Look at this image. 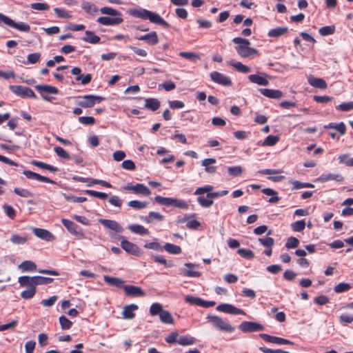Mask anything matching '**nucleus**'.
I'll return each mask as SVG.
<instances>
[{
    "mask_svg": "<svg viewBox=\"0 0 353 353\" xmlns=\"http://www.w3.org/2000/svg\"><path fill=\"white\" fill-rule=\"evenodd\" d=\"M3 23L21 32H29L30 26L23 22L16 23L8 16L0 13V24Z\"/></svg>",
    "mask_w": 353,
    "mask_h": 353,
    "instance_id": "obj_5",
    "label": "nucleus"
},
{
    "mask_svg": "<svg viewBox=\"0 0 353 353\" xmlns=\"http://www.w3.org/2000/svg\"><path fill=\"white\" fill-rule=\"evenodd\" d=\"M216 159L214 158L205 159L202 161L201 165L205 167V171L210 174H213L216 171V167L210 165L216 163Z\"/></svg>",
    "mask_w": 353,
    "mask_h": 353,
    "instance_id": "obj_29",
    "label": "nucleus"
},
{
    "mask_svg": "<svg viewBox=\"0 0 353 353\" xmlns=\"http://www.w3.org/2000/svg\"><path fill=\"white\" fill-rule=\"evenodd\" d=\"M228 64L234 67L236 70H238L240 72L246 74L250 72V68L241 62H234L230 61L228 62Z\"/></svg>",
    "mask_w": 353,
    "mask_h": 353,
    "instance_id": "obj_40",
    "label": "nucleus"
},
{
    "mask_svg": "<svg viewBox=\"0 0 353 353\" xmlns=\"http://www.w3.org/2000/svg\"><path fill=\"white\" fill-rule=\"evenodd\" d=\"M35 89L41 94V97L43 100L49 102H52L54 98L53 97H49L46 94H57L59 93V90L54 86L50 85H37L35 86Z\"/></svg>",
    "mask_w": 353,
    "mask_h": 353,
    "instance_id": "obj_7",
    "label": "nucleus"
},
{
    "mask_svg": "<svg viewBox=\"0 0 353 353\" xmlns=\"http://www.w3.org/2000/svg\"><path fill=\"white\" fill-rule=\"evenodd\" d=\"M85 34V36L82 38V40L87 43L96 44L99 43L101 40L100 37L96 35L92 31L86 30Z\"/></svg>",
    "mask_w": 353,
    "mask_h": 353,
    "instance_id": "obj_30",
    "label": "nucleus"
},
{
    "mask_svg": "<svg viewBox=\"0 0 353 353\" xmlns=\"http://www.w3.org/2000/svg\"><path fill=\"white\" fill-rule=\"evenodd\" d=\"M214 187L210 185H205L197 188L194 194L199 195L196 199L198 203L204 208H208L213 205L214 198L220 197L219 192H212Z\"/></svg>",
    "mask_w": 353,
    "mask_h": 353,
    "instance_id": "obj_1",
    "label": "nucleus"
},
{
    "mask_svg": "<svg viewBox=\"0 0 353 353\" xmlns=\"http://www.w3.org/2000/svg\"><path fill=\"white\" fill-rule=\"evenodd\" d=\"M216 310L226 314L235 315H245V312L233 305L229 303H221L216 307Z\"/></svg>",
    "mask_w": 353,
    "mask_h": 353,
    "instance_id": "obj_14",
    "label": "nucleus"
},
{
    "mask_svg": "<svg viewBox=\"0 0 353 353\" xmlns=\"http://www.w3.org/2000/svg\"><path fill=\"white\" fill-rule=\"evenodd\" d=\"M232 42L236 44L235 50L243 58H249L259 54L257 50L250 47V42L248 39L235 37L232 39Z\"/></svg>",
    "mask_w": 353,
    "mask_h": 353,
    "instance_id": "obj_3",
    "label": "nucleus"
},
{
    "mask_svg": "<svg viewBox=\"0 0 353 353\" xmlns=\"http://www.w3.org/2000/svg\"><path fill=\"white\" fill-rule=\"evenodd\" d=\"M239 329L244 333L264 330V326L256 322L243 321L239 325Z\"/></svg>",
    "mask_w": 353,
    "mask_h": 353,
    "instance_id": "obj_10",
    "label": "nucleus"
},
{
    "mask_svg": "<svg viewBox=\"0 0 353 353\" xmlns=\"http://www.w3.org/2000/svg\"><path fill=\"white\" fill-rule=\"evenodd\" d=\"M350 288L351 286L349 283H340L334 287V290L336 293H342L348 291Z\"/></svg>",
    "mask_w": 353,
    "mask_h": 353,
    "instance_id": "obj_63",
    "label": "nucleus"
},
{
    "mask_svg": "<svg viewBox=\"0 0 353 353\" xmlns=\"http://www.w3.org/2000/svg\"><path fill=\"white\" fill-rule=\"evenodd\" d=\"M249 81L259 85L267 86L269 85V75L264 72H257L256 74H250L248 77Z\"/></svg>",
    "mask_w": 353,
    "mask_h": 353,
    "instance_id": "obj_13",
    "label": "nucleus"
},
{
    "mask_svg": "<svg viewBox=\"0 0 353 353\" xmlns=\"http://www.w3.org/2000/svg\"><path fill=\"white\" fill-rule=\"evenodd\" d=\"M14 192L19 196L28 198L32 197L33 194L27 189L15 188L14 189Z\"/></svg>",
    "mask_w": 353,
    "mask_h": 353,
    "instance_id": "obj_58",
    "label": "nucleus"
},
{
    "mask_svg": "<svg viewBox=\"0 0 353 353\" xmlns=\"http://www.w3.org/2000/svg\"><path fill=\"white\" fill-rule=\"evenodd\" d=\"M299 244V240L297 238L294 236H290L287 239L285 246L288 249H293L297 248Z\"/></svg>",
    "mask_w": 353,
    "mask_h": 353,
    "instance_id": "obj_56",
    "label": "nucleus"
},
{
    "mask_svg": "<svg viewBox=\"0 0 353 353\" xmlns=\"http://www.w3.org/2000/svg\"><path fill=\"white\" fill-rule=\"evenodd\" d=\"M138 310V306L135 304H131L124 307L123 311V317L126 319H132L134 317V310Z\"/></svg>",
    "mask_w": 353,
    "mask_h": 353,
    "instance_id": "obj_32",
    "label": "nucleus"
},
{
    "mask_svg": "<svg viewBox=\"0 0 353 353\" xmlns=\"http://www.w3.org/2000/svg\"><path fill=\"white\" fill-rule=\"evenodd\" d=\"M237 252L241 257L246 259H252L254 256V254L252 250L245 248L239 249Z\"/></svg>",
    "mask_w": 353,
    "mask_h": 353,
    "instance_id": "obj_60",
    "label": "nucleus"
},
{
    "mask_svg": "<svg viewBox=\"0 0 353 353\" xmlns=\"http://www.w3.org/2000/svg\"><path fill=\"white\" fill-rule=\"evenodd\" d=\"M121 246L127 253L130 254L139 256L142 254L141 250L137 245L131 243L125 239H123L121 241Z\"/></svg>",
    "mask_w": 353,
    "mask_h": 353,
    "instance_id": "obj_12",
    "label": "nucleus"
},
{
    "mask_svg": "<svg viewBox=\"0 0 353 353\" xmlns=\"http://www.w3.org/2000/svg\"><path fill=\"white\" fill-rule=\"evenodd\" d=\"M210 77L213 82L223 86H230L232 84L229 77L219 72L213 71L210 74Z\"/></svg>",
    "mask_w": 353,
    "mask_h": 353,
    "instance_id": "obj_11",
    "label": "nucleus"
},
{
    "mask_svg": "<svg viewBox=\"0 0 353 353\" xmlns=\"http://www.w3.org/2000/svg\"><path fill=\"white\" fill-rule=\"evenodd\" d=\"M36 292L37 290L34 288H27L22 291L20 295L21 298L28 300L32 299L35 295Z\"/></svg>",
    "mask_w": 353,
    "mask_h": 353,
    "instance_id": "obj_59",
    "label": "nucleus"
},
{
    "mask_svg": "<svg viewBox=\"0 0 353 353\" xmlns=\"http://www.w3.org/2000/svg\"><path fill=\"white\" fill-rule=\"evenodd\" d=\"M82 8L88 14H93L98 11L97 7L89 2H83L81 5Z\"/></svg>",
    "mask_w": 353,
    "mask_h": 353,
    "instance_id": "obj_50",
    "label": "nucleus"
},
{
    "mask_svg": "<svg viewBox=\"0 0 353 353\" xmlns=\"http://www.w3.org/2000/svg\"><path fill=\"white\" fill-rule=\"evenodd\" d=\"M23 174L28 178V179H34V180H37V181H41V182H44V183H52V184H54L55 183V181H54L53 180L46 177V176H41L36 172H32V171H30V170H24L23 172Z\"/></svg>",
    "mask_w": 353,
    "mask_h": 353,
    "instance_id": "obj_23",
    "label": "nucleus"
},
{
    "mask_svg": "<svg viewBox=\"0 0 353 353\" xmlns=\"http://www.w3.org/2000/svg\"><path fill=\"white\" fill-rule=\"evenodd\" d=\"M228 172L232 177L239 176L243 172L242 168L239 165L228 168Z\"/></svg>",
    "mask_w": 353,
    "mask_h": 353,
    "instance_id": "obj_54",
    "label": "nucleus"
},
{
    "mask_svg": "<svg viewBox=\"0 0 353 353\" xmlns=\"http://www.w3.org/2000/svg\"><path fill=\"white\" fill-rule=\"evenodd\" d=\"M41 58V54L39 52L31 53L28 55L27 61H24V64H34L37 63Z\"/></svg>",
    "mask_w": 353,
    "mask_h": 353,
    "instance_id": "obj_52",
    "label": "nucleus"
},
{
    "mask_svg": "<svg viewBox=\"0 0 353 353\" xmlns=\"http://www.w3.org/2000/svg\"><path fill=\"white\" fill-rule=\"evenodd\" d=\"M32 232L36 236L41 239L47 241H51L54 239V236L47 230L38 228H33Z\"/></svg>",
    "mask_w": 353,
    "mask_h": 353,
    "instance_id": "obj_21",
    "label": "nucleus"
},
{
    "mask_svg": "<svg viewBox=\"0 0 353 353\" xmlns=\"http://www.w3.org/2000/svg\"><path fill=\"white\" fill-rule=\"evenodd\" d=\"M335 31L334 26H326L321 28L319 30V32L322 36H328L334 34Z\"/></svg>",
    "mask_w": 353,
    "mask_h": 353,
    "instance_id": "obj_62",
    "label": "nucleus"
},
{
    "mask_svg": "<svg viewBox=\"0 0 353 353\" xmlns=\"http://www.w3.org/2000/svg\"><path fill=\"white\" fill-rule=\"evenodd\" d=\"M172 206L182 210H188L189 208V205L186 201L176 198H173Z\"/></svg>",
    "mask_w": 353,
    "mask_h": 353,
    "instance_id": "obj_46",
    "label": "nucleus"
},
{
    "mask_svg": "<svg viewBox=\"0 0 353 353\" xmlns=\"http://www.w3.org/2000/svg\"><path fill=\"white\" fill-rule=\"evenodd\" d=\"M162 323L165 324H172L174 323L173 317L172 316L170 312L163 310L159 316Z\"/></svg>",
    "mask_w": 353,
    "mask_h": 353,
    "instance_id": "obj_42",
    "label": "nucleus"
},
{
    "mask_svg": "<svg viewBox=\"0 0 353 353\" xmlns=\"http://www.w3.org/2000/svg\"><path fill=\"white\" fill-rule=\"evenodd\" d=\"M261 191L264 194L267 196H271L268 200V202L271 203H276L280 200L279 197L278 196V192L273 189L267 188L263 189Z\"/></svg>",
    "mask_w": 353,
    "mask_h": 353,
    "instance_id": "obj_33",
    "label": "nucleus"
},
{
    "mask_svg": "<svg viewBox=\"0 0 353 353\" xmlns=\"http://www.w3.org/2000/svg\"><path fill=\"white\" fill-rule=\"evenodd\" d=\"M122 189L127 191H131L134 194L143 196H149L151 194L150 190L143 183H136L134 185L128 183L123 186Z\"/></svg>",
    "mask_w": 353,
    "mask_h": 353,
    "instance_id": "obj_8",
    "label": "nucleus"
},
{
    "mask_svg": "<svg viewBox=\"0 0 353 353\" xmlns=\"http://www.w3.org/2000/svg\"><path fill=\"white\" fill-rule=\"evenodd\" d=\"M123 290L126 295L132 297H143L145 295V292L138 286L126 285H123Z\"/></svg>",
    "mask_w": 353,
    "mask_h": 353,
    "instance_id": "obj_19",
    "label": "nucleus"
},
{
    "mask_svg": "<svg viewBox=\"0 0 353 353\" xmlns=\"http://www.w3.org/2000/svg\"><path fill=\"white\" fill-rule=\"evenodd\" d=\"M137 39L140 41H145L148 43L152 45V46L157 45L159 41L157 33L154 31H152L148 34L138 37H137Z\"/></svg>",
    "mask_w": 353,
    "mask_h": 353,
    "instance_id": "obj_25",
    "label": "nucleus"
},
{
    "mask_svg": "<svg viewBox=\"0 0 353 353\" xmlns=\"http://www.w3.org/2000/svg\"><path fill=\"white\" fill-rule=\"evenodd\" d=\"M103 279L108 284L117 288L123 287L124 281L120 278L112 277L108 275L103 276Z\"/></svg>",
    "mask_w": 353,
    "mask_h": 353,
    "instance_id": "obj_31",
    "label": "nucleus"
},
{
    "mask_svg": "<svg viewBox=\"0 0 353 353\" xmlns=\"http://www.w3.org/2000/svg\"><path fill=\"white\" fill-rule=\"evenodd\" d=\"M195 339L191 336H181L177 340V343L183 346L190 345L194 344Z\"/></svg>",
    "mask_w": 353,
    "mask_h": 353,
    "instance_id": "obj_44",
    "label": "nucleus"
},
{
    "mask_svg": "<svg viewBox=\"0 0 353 353\" xmlns=\"http://www.w3.org/2000/svg\"><path fill=\"white\" fill-rule=\"evenodd\" d=\"M97 21L103 26H117L121 23L123 21V19L121 17H100L97 19Z\"/></svg>",
    "mask_w": 353,
    "mask_h": 353,
    "instance_id": "obj_20",
    "label": "nucleus"
},
{
    "mask_svg": "<svg viewBox=\"0 0 353 353\" xmlns=\"http://www.w3.org/2000/svg\"><path fill=\"white\" fill-rule=\"evenodd\" d=\"M164 218L163 215L157 212H150L148 215L140 216L141 220L146 223H152L154 221H163Z\"/></svg>",
    "mask_w": 353,
    "mask_h": 353,
    "instance_id": "obj_22",
    "label": "nucleus"
},
{
    "mask_svg": "<svg viewBox=\"0 0 353 353\" xmlns=\"http://www.w3.org/2000/svg\"><path fill=\"white\" fill-rule=\"evenodd\" d=\"M206 319L213 327L219 331L225 332H232L234 331V327L228 321L223 320L219 316L208 314Z\"/></svg>",
    "mask_w": 353,
    "mask_h": 353,
    "instance_id": "obj_4",
    "label": "nucleus"
},
{
    "mask_svg": "<svg viewBox=\"0 0 353 353\" xmlns=\"http://www.w3.org/2000/svg\"><path fill=\"white\" fill-rule=\"evenodd\" d=\"M61 223L72 234H74L80 228L78 225L68 219H62Z\"/></svg>",
    "mask_w": 353,
    "mask_h": 353,
    "instance_id": "obj_36",
    "label": "nucleus"
},
{
    "mask_svg": "<svg viewBox=\"0 0 353 353\" xmlns=\"http://www.w3.org/2000/svg\"><path fill=\"white\" fill-rule=\"evenodd\" d=\"M345 177L341 174L324 173L316 179V182L325 183L329 181H334L336 183H341L344 181Z\"/></svg>",
    "mask_w": 353,
    "mask_h": 353,
    "instance_id": "obj_15",
    "label": "nucleus"
},
{
    "mask_svg": "<svg viewBox=\"0 0 353 353\" xmlns=\"http://www.w3.org/2000/svg\"><path fill=\"white\" fill-rule=\"evenodd\" d=\"M128 13L134 17L143 20H149L151 23L161 26L165 28H168L170 27V24L159 14L148 10L144 8L130 9L128 10Z\"/></svg>",
    "mask_w": 353,
    "mask_h": 353,
    "instance_id": "obj_2",
    "label": "nucleus"
},
{
    "mask_svg": "<svg viewBox=\"0 0 353 353\" xmlns=\"http://www.w3.org/2000/svg\"><path fill=\"white\" fill-rule=\"evenodd\" d=\"M10 241L15 245H23L27 242V238L18 234H12L10 237Z\"/></svg>",
    "mask_w": 353,
    "mask_h": 353,
    "instance_id": "obj_61",
    "label": "nucleus"
},
{
    "mask_svg": "<svg viewBox=\"0 0 353 353\" xmlns=\"http://www.w3.org/2000/svg\"><path fill=\"white\" fill-rule=\"evenodd\" d=\"M163 249L172 254H179L181 253V248L180 246L170 243H166L163 246Z\"/></svg>",
    "mask_w": 353,
    "mask_h": 353,
    "instance_id": "obj_39",
    "label": "nucleus"
},
{
    "mask_svg": "<svg viewBox=\"0 0 353 353\" xmlns=\"http://www.w3.org/2000/svg\"><path fill=\"white\" fill-rule=\"evenodd\" d=\"M259 92L263 96L274 99H279L283 97V92L279 90L260 88Z\"/></svg>",
    "mask_w": 353,
    "mask_h": 353,
    "instance_id": "obj_24",
    "label": "nucleus"
},
{
    "mask_svg": "<svg viewBox=\"0 0 353 353\" xmlns=\"http://www.w3.org/2000/svg\"><path fill=\"white\" fill-rule=\"evenodd\" d=\"M324 128L326 129H335L342 135L345 134L346 132V126L343 122H340L339 123H330L325 125Z\"/></svg>",
    "mask_w": 353,
    "mask_h": 353,
    "instance_id": "obj_34",
    "label": "nucleus"
},
{
    "mask_svg": "<svg viewBox=\"0 0 353 353\" xmlns=\"http://www.w3.org/2000/svg\"><path fill=\"white\" fill-rule=\"evenodd\" d=\"M305 225L304 220L296 221L291 223V228L294 232H301L305 229Z\"/></svg>",
    "mask_w": 353,
    "mask_h": 353,
    "instance_id": "obj_49",
    "label": "nucleus"
},
{
    "mask_svg": "<svg viewBox=\"0 0 353 353\" xmlns=\"http://www.w3.org/2000/svg\"><path fill=\"white\" fill-rule=\"evenodd\" d=\"M336 109L343 112H348L353 110V101L343 103L336 106Z\"/></svg>",
    "mask_w": 353,
    "mask_h": 353,
    "instance_id": "obj_64",
    "label": "nucleus"
},
{
    "mask_svg": "<svg viewBox=\"0 0 353 353\" xmlns=\"http://www.w3.org/2000/svg\"><path fill=\"white\" fill-rule=\"evenodd\" d=\"M128 229H129L132 233L141 236L148 235L150 233L147 228L139 224L128 225Z\"/></svg>",
    "mask_w": 353,
    "mask_h": 353,
    "instance_id": "obj_28",
    "label": "nucleus"
},
{
    "mask_svg": "<svg viewBox=\"0 0 353 353\" xmlns=\"http://www.w3.org/2000/svg\"><path fill=\"white\" fill-rule=\"evenodd\" d=\"M31 164L34 165L41 169L47 170L50 172H54L58 171V168L57 167L53 166L50 164H48V163H43V162H41V161H37V160H32L31 161Z\"/></svg>",
    "mask_w": 353,
    "mask_h": 353,
    "instance_id": "obj_37",
    "label": "nucleus"
},
{
    "mask_svg": "<svg viewBox=\"0 0 353 353\" xmlns=\"http://www.w3.org/2000/svg\"><path fill=\"white\" fill-rule=\"evenodd\" d=\"M128 205L134 210H142L147 207L148 203L138 200H132L128 203Z\"/></svg>",
    "mask_w": 353,
    "mask_h": 353,
    "instance_id": "obj_45",
    "label": "nucleus"
},
{
    "mask_svg": "<svg viewBox=\"0 0 353 353\" xmlns=\"http://www.w3.org/2000/svg\"><path fill=\"white\" fill-rule=\"evenodd\" d=\"M18 283L21 288H34L37 290V282L36 276H21L18 278Z\"/></svg>",
    "mask_w": 353,
    "mask_h": 353,
    "instance_id": "obj_17",
    "label": "nucleus"
},
{
    "mask_svg": "<svg viewBox=\"0 0 353 353\" xmlns=\"http://www.w3.org/2000/svg\"><path fill=\"white\" fill-rule=\"evenodd\" d=\"M307 81L310 85L314 88L319 89H325L327 88V83L323 79L316 78L313 76H310L307 79Z\"/></svg>",
    "mask_w": 353,
    "mask_h": 353,
    "instance_id": "obj_26",
    "label": "nucleus"
},
{
    "mask_svg": "<svg viewBox=\"0 0 353 353\" xmlns=\"http://www.w3.org/2000/svg\"><path fill=\"white\" fill-rule=\"evenodd\" d=\"M100 12L103 14H106L114 17H122V14L119 11L110 7L101 8L100 9Z\"/></svg>",
    "mask_w": 353,
    "mask_h": 353,
    "instance_id": "obj_41",
    "label": "nucleus"
},
{
    "mask_svg": "<svg viewBox=\"0 0 353 353\" xmlns=\"http://www.w3.org/2000/svg\"><path fill=\"white\" fill-rule=\"evenodd\" d=\"M172 199L173 197H163L161 196H156L154 197L156 203L165 206H172Z\"/></svg>",
    "mask_w": 353,
    "mask_h": 353,
    "instance_id": "obj_47",
    "label": "nucleus"
},
{
    "mask_svg": "<svg viewBox=\"0 0 353 353\" xmlns=\"http://www.w3.org/2000/svg\"><path fill=\"white\" fill-rule=\"evenodd\" d=\"M288 28L287 27H277L269 30L268 36L270 37H279L283 35L288 32Z\"/></svg>",
    "mask_w": 353,
    "mask_h": 353,
    "instance_id": "obj_38",
    "label": "nucleus"
},
{
    "mask_svg": "<svg viewBox=\"0 0 353 353\" xmlns=\"http://www.w3.org/2000/svg\"><path fill=\"white\" fill-rule=\"evenodd\" d=\"M161 105V102L156 98H147L145 99L144 108L151 111L157 110Z\"/></svg>",
    "mask_w": 353,
    "mask_h": 353,
    "instance_id": "obj_27",
    "label": "nucleus"
},
{
    "mask_svg": "<svg viewBox=\"0 0 353 353\" xmlns=\"http://www.w3.org/2000/svg\"><path fill=\"white\" fill-rule=\"evenodd\" d=\"M259 336L263 339L264 341L268 343H272L277 345H292L293 342L291 341H289L288 339L274 336H270L267 334H260Z\"/></svg>",
    "mask_w": 353,
    "mask_h": 353,
    "instance_id": "obj_18",
    "label": "nucleus"
},
{
    "mask_svg": "<svg viewBox=\"0 0 353 353\" xmlns=\"http://www.w3.org/2000/svg\"><path fill=\"white\" fill-rule=\"evenodd\" d=\"M59 321L61 329L63 330H69L72 325V323L63 315L59 317Z\"/></svg>",
    "mask_w": 353,
    "mask_h": 353,
    "instance_id": "obj_55",
    "label": "nucleus"
},
{
    "mask_svg": "<svg viewBox=\"0 0 353 353\" xmlns=\"http://www.w3.org/2000/svg\"><path fill=\"white\" fill-rule=\"evenodd\" d=\"M19 268L22 272H34L37 270V265L31 261H24L19 265Z\"/></svg>",
    "mask_w": 353,
    "mask_h": 353,
    "instance_id": "obj_35",
    "label": "nucleus"
},
{
    "mask_svg": "<svg viewBox=\"0 0 353 353\" xmlns=\"http://www.w3.org/2000/svg\"><path fill=\"white\" fill-rule=\"evenodd\" d=\"M291 184H292V188L294 190H299L301 188H313L314 185L310 183H303L299 181H292Z\"/></svg>",
    "mask_w": 353,
    "mask_h": 353,
    "instance_id": "obj_48",
    "label": "nucleus"
},
{
    "mask_svg": "<svg viewBox=\"0 0 353 353\" xmlns=\"http://www.w3.org/2000/svg\"><path fill=\"white\" fill-rule=\"evenodd\" d=\"M163 306L161 303H154L151 305L150 307V314L152 316L160 315L161 311H163Z\"/></svg>",
    "mask_w": 353,
    "mask_h": 353,
    "instance_id": "obj_51",
    "label": "nucleus"
},
{
    "mask_svg": "<svg viewBox=\"0 0 353 353\" xmlns=\"http://www.w3.org/2000/svg\"><path fill=\"white\" fill-rule=\"evenodd\" d=\"M99 223L103 225L105 228L110 229L115 233H122L123 231V227L116 221L105 219H99Z\"/></svg>",
    "mask_w": 353,
    "mask_h": 353,
    "instance_id": "obj_16",
    "label": "nucleus"
},
{
    "mask_svg": "<svg viewBox=\"0 0 353 353\" xmlns=\"http://www.w3.org/2000/svg\"><path fill=\"white\" fill-rule=\"evenodd\" d=\"M54 151L57 154L58 157L62 158L63 159H70V155L68 152H66L63 148L59 146H56L54 148Z\"/></svg>",
    "mask_w": 353,
    "mask_h": 353,
    "instance_id": "obj_57",
    "label": "nucleus"
},
{
    "mask_svg": "<svg viewBox=\"0 0 353 353\" xmlns=\"http://www.w3.org/2000/svg\"><path fill=\"white\" fill-rule=\"evenodd\" d=\"M9 89L16 95L23 98L28 97L34 99L37 98L34 91L28 87L22 85H10Z\"/></svg>",
    "mask_w": 353,
    "mask_h": 353,
    "instance_id": "obj_6",
    "label": "nucleus"
},
{
    "mask_svg": "<svg viewBox=\"0 0 353 353\" xmlns=\"http://www.w3.org/2000/svg\"><path fill=\"white\" fill-rule=\"evenodd\" d=\"M82 99L78 102V105L82 108H92L96 103H99L101 101L104 100V98L100 96H96L93 94L84 95Z\"/></svg>",
    "mask_w": 353,
    "mask_h": 353,
    "instance_id": "obj_9",
    "label": "nucleus"
},
{
    "mask_svg": "<svg viewBox=\"0 0 353 353\" xmlns=\"http://www.w3.org/2000/svg\"><path fill=\"white\" fill-rule=\"evenodd\" d=\"M152 258L154 259L155 262L159 263L162 265H164L166 268H171L174 265V263L171 261H167L163 256L162 255H154L152 254Z\"/></svg>",
    "mask_w": 353,
    "mask_h": 353,
    "instance_id": "obj_43",
    "label": "nucleus"
},
{
    "mask_svg": "<svg viewBox=\"0 0 353 353\" xmlns=\"http://www.w3.org/2000/svg\"><path fill=\"white\" fill-rule=\"evenodd\" d=\"M279 141V137L274 135H268L263 143V145L273 146Z\"/></svg>",
    "mask_w": 353,
    "mask_h": 353,
    "instance_id": "obj_53",
    "label": "nucleus"
}]
</instances>
